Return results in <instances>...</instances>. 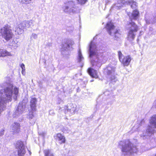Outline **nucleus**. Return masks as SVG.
<instances>
[{
	"label": "nucleus",
	"mask_w": 156,
	"mask_h": 156,
	"mask_svg": "<svg viewBox=\"0 0 156 156\" xmlns=\"http://www.w3.org/2000/svg\"><path fill=\"white\" fill-rule=\"evenodd\" d=\"M44 156H54L52 151L50 149H47L44 151Z\"/></svg>",
	"instance_id": "nucleus-23"
},
{
	"label": "nucleus",
	"mask_w": 156,
	"mask_h": 156,
	"mask_svg": "<svg viewBox=\"0 0 156 156\" xmlns=\"http://www.w3.org/2000/svg\"><path fill=\"white\" fill-rule=\"evenodd\" d=\"M49 114L51 115H53L54 114V111L53 110H50L49 112Z\"/></svg>",
	"instance_id": "nucleus-32"
},
{
	"label": "nucleus",
	"mask_w": 156,
	"mask_h": 156,
	"mask_svg": "<svg viewBox=\"0 0 156 156\" xmlns=\"http://www.w3.org/2000/svg\"><path fill=\"white\" fill-rule=\"evenodd\" d=\"M151 143L155 144H156V139L155 138H152L150 140Z\"/></svg>",
	"instance_id": "nucleus-30"
},
{
	"label": "nucleus",
	"mask_w": 156,
	"mask_h": 156,
	"mask_svg": "<svg viewBox=\"0 0 156 156\" xmlns=\"http://www.w3.org/2000/svg\"><path fill=\"white\" fill-rule=\"evenodd\" d=\"M93 81H94V80H91L90 81H91V82H93Z\"/></svg>",
	"instance_id": "nucleus-38"
},
{
	"label": "nucleus",
	"mask_w": 156,
	"mask_h": 156,
	"mask_svg": "<svg viewBox=\"0 0 156 156\" xmlns=\"http://www.w3.org/2000/svg\"><path fill=\"white\" fill-rule=\"evenodd\" d=\"M83 59L84 58L82 55L81 51L80 50H79L77 58L78 62L80 63L81 62L82 63L83 61Z\"/></svg>",
	"instance_id": "nucleus-25"
},
{
	"label": "nucleus",
	"mask_w": 156,
	"mask_h": 156,
	"mask_svg": "<svg viewBox=\"0 0 156 156\" xmlns=\"http://www.w3.org/2000/svg\"><path fill=\"white\" fill-rule=\"evenodd\" d=\"M31 0H19L20 2L23 4L30 3Z\"/></svg>",
	"instance_id": "nucleus-27"
},
{
	"label": "nucleus",
	"mask_w": 156,
	"mask_h": 156,
	"mask_svg": "<svg viewBox=\"0 0 156 156\" xmlns=\"http://www.w3.org/2000/svg\"><path fill=\"white\" fill-rule=\"evenodd\" d=\"M56 137V140L60 144H61L65 142L66 140L64 136L61 133H58Z\"/></svg>",
	"instance_id": "nucleus-17"
},
{
	"label": "nucleus",
	"mask_w": 156,
	"mask_h": 156,
	"mask_svg": "<svg viewBox=\"0 0 156 156\" xmlns=\"http://www.w3.org/2000/svg\"><path fill=\"white\" fill-rule=\"evenodd\" d=\"M119 59L120 61L124 66H128L131 60V58L129 55L124 56L121 51H119L118 52Z\"/></svg>",
	"instance_id": "nucleus-9"
},
{
	"label": "nucleus",
	"mask_w": 156,
	"mask_h": 156,
	"mask_svg": "<svg viewBox=\"0 0 156 156\" xmlns=\"http://www.w3.org/2000/svg\"><path fill=\"white\" fill-rule=\"evenodd\" d=\"M115 68L111 65H109L104 69V73L106 75L107 77L109 79L112 83H114L117 79L114 75Z\"/></svg>",
	"instance_id": "nucleus-8"
},
{
	"label": "nucleus",
	"mask_w": 156,
	"mask_h": 156,
	"mask_svg": "<svg viewBox=\"0 0 156 156\" xmlns=\"http://www.w3.org/2000/svg\"><path fill=\"white\" fill-rule=\"evenodd\" d=\"M74 42L72 41H68L66 43L63 45L62 48V53L63 55H67L69 54L68 51L72 49V46Z\"/></svg>",
	"instance_id": "nucleus-10"
},
{
	"label": "nucleus",
	"mask_w": 156,
	"mask_h": 156,
	"mask_svg": "<svg viewBox=\"0 0 156 156\" xmlns=\"http://www.w3.org/2000/svg\"><path fill=\"white\" fill-rule=\"evenodd\" d=\"M119 146L122 149L123 154L125 155H129L134 153H136L138 151V149L136 146L133 144L128 140L120 141Z\"/></svg>",
	"instance_id": "nucleus-3"
},
{
	"label": "nucleus",
	"mask_w": 156,
	"mask_h": 156,
	"mask_svg": "<svg viewBox=\"0 0 156 156\" xmlns=\"http://www.w3.org/2000/svg\"><path fill=\"white\" fill-rule=\"evenodd\" d=\"M139 14V12L137 10H134L132 13H128L131 21L128 23L126 26V29L129 30L127 35L128 39L130 41L134 40L138 29L137 25L132 20H136L138 18Z\"/></svg>",
	"instance_id": "nucleus-1"
},
{
	"label": "nucleus",
	"mask_w": 156,
	"mask_h": 156,
	"mask_svg": "<svg viewBox=\"0 0 156 156\" xmlns=\"http://www.w3.org/2000/svg\"><path fill=\"white\" fill-rule=\"evenodd\" d=\"M38 133L40 135H42L43 136H44L45 133H44L43 132H42V133H41V132L39 133V132H38Z\"/></svg>",
	"instance_id": "nucleus-35"
},
{
	"label": "nucleus",
	"mask_w": 156,
	"mask_h": 156,
	"mask_svg": "<svg viewBox=\"0 0 156 156\" xmlns=\"http://www.w3.org/2000/svg\"><path fill=\"white\" fill-rule=\"evenodd\" d=\"M4 129H0V137L2 136L4 134Z\"/></svg>",
	"instance_id": "nucleus-31"
},
{
	"label": "nucleus",
	"mask_w": 156,
	"mask_h": 156,
	"mask_svg": "<svg viewBox=\"0 0 156 156\" xmlns=\"http://www.w3.org/2000/svg\"><path fill=\"white\" fill-rule=\"evenodd\" d=\"M20 26L23 29L28 28L32 26L33 22L31 20L25 21L20 23Z\"/></svg>",
	"instance_id": "nucleus-15"
},
{
	"label": "nucleus",
	"mask_w": 156,
	"mask_h": 156,
	"mask_svg": "<svg viewBox=\"0 0 156 156\" xmlns=\"http://www.w3.org/2000/svg\"><path fill=\"white\" fill-rule=\"evenodd\" d=\"M150 125H149L145 130L140 134V137L144 140L149 139L154 132V128H156V115L150 117L149 120Z\"/></svg>",
	"instance_id": "nucleus-4"
},
{
	"label": "nucleus",
	"mask_w": 156,
	"mask_h": 156,
	"mask_svg": "<svg viewBox=\"0 0 156 156\" xmlns=\"http://www.w3.org/2000/svg\"><path fill=\"white\" fill-rule=\"evenodd\" d=\"M146 150V149H145L144 150V151H145Z\"/></svg>",
	"instance_id": "nucleus-39"
},
{
	"label": "nucleus",
	"mask_w": 156,
	"mask_h": 156,
	"mask_svg": "<svg viewBox=\"0 0 156 156\" xmlns=\"http://www.w3.org/2000/svg\"><path fill=\"white\" fill-rule=\"evenodd\" d=\"M126 3L130 5L131 7L133 9H136L137 7L136 3L132 0L126 1Z\"/></svg>",
	"instance_id": "nucleus-24"
},
{
	"label": "nucleus",
	"mask_w": 156,
	"mask_h": 156,
	"mask_svg": "<svg viewBox=\"0 0 156 156\" xmlns=\"http://www.w3.org/2000/svg\"><path fill=\"white\" fill-rule=\"evenodd\" d=\"M76 109V107L72 103L67 104L64 107L63 109L65 114L69 115L73 114Z\"/></svg>",
	"instance_id": "nucleus-12"
},
{
	"label": "nucleus",
	"mask_w": 156,
	"mask_h": 156,
	"mask_svg": "<svg viewBox=\"0 0 156 156\" xmlns=\"http://www.w3.org/2000/svg\"><path fill=\"white\" fill-rule=\"evenodd\" d=\"M33 111L29 112L28 114L27 115V118L29 120L30 123L33 125L34 124L36 121L35 118V114Z\"/></svg>",
	"instance_id": "nucleus-14"
},
{
	"label": "nucleus",
	"mask_w": 156,
	"mask_h": 156,
	"mask_svg": "<svg viewBox=\"0 0 156 156\" xmlns=\"http://www.w3.org/2000/svg\"><path fill=\"white\" fill-rule=\"evenodd\" d=\"M115 27L111 22L107 23L106 28L108 34L114 36V39L118 40L121 37V32L119 30L115 29Z\"/></svg>",
	"instance_id": "nucleus-6"
},
{
	"label": "nucleus",
	"mask_w": 156,
	"mask_h": 156,
	"mask_svg": "<svg viewBox=\"0 0 156 156\" xmlns=\"http://www.w3.org/2000/svg\"><path fill=\"white\" fill-rule=\"evenodd\" d=\"M64 11L70 14L78 13L79 11L78 7L75 4L73 1H69L65 3V5L62 7Z\"/></svg>",
	"instance_id": "nucleus-5"
},
{
	"label": "nucleus",
	"mask_w": 156,
	"mask_h": 156,
	"mask_svg": "<svg viewBox=\"0 0 156 156\" xmlns=\"http://www.w3.org/2000/svg\"><path fill=\"white\" fill-rule=\"evenodd\" d=\"M26 105L25 104L20 103L17 108L15 112L14 113L13 116L14 117H16L22 114L25 108Z\"/></svg>",
	"instance_id": "nucleus-13"
},
{
	"label": "nucleus",
	"mask_w": 156,
	"mask_h": 156,
	"mask_svg": "<svg viewBox=\"0 0 156 156\" xmlns=\"http://www.w3.org/2000/svg\"><path fill=\"white\" fill-rule=\"evenodd\" d=\"M87 72L88 74L92 77L97 78L98 77L97 71L92 69L91 68H89L87 70Z\"/></svg>",
	"instance_id": "nucleus-18"
},
{
	"label": "nucleus",
	"mask_w": 156,
	"mask_h": 156,
	"mask_svg": "<svg viewBox=\"0 0 156 156\" xmlns=\"http://www.w3.org/2000/svg\"><path fill=\"white\" fill-rule=\"evenodd\" d=\"M20 125L17 122H14L12 125L11 128L14 133H18L20 131Z\"/></svg>",
	"instance_id": "nucleus-16"
},
{
	"label": "nucleus",
	"mask_w": 156,
	"mask_h": 156,
	"mask_svg": "<svg viewBox=\"0 0 156 156\" xmlns=\"http://www.w3.org/2000/svg\"><path fill=\"white\" fill-rule=\"evenodd\" d=\"M37 102V100L36 98H31L30 106L32 110L36 111Z\"/></svg>",
	"instance_id": "nucleus-19"
},
{
	"label": "nucleus",
	"mask_w": 156,
	"mask_h": 156,
	"mask_svg": "<svg viewBox=\"0 0 156 156\" xmlns=\"http://www.w3.org/2000/svg\"><path fill=\"white\" fill-rule=\"evenodd\" d=\"M20 26V23L16 26L15 30L16 34H20L23 32V29L22 27H21V26Z\"/></svg>",
	"instance_id": "nucleus-22"
},
{
	"label": "nucleus",
	"mask_w": 156,
	"mask_h": 156,
	"mask_svg": "<svg viewBox=\"0 0 156 156\" xmlns=\"http://www.w3.org/2000/svg\"><path fill=\"white\" fill-rule=\"evenodd\" d=\"M126 3L125 0H119L117 2V3L115 4L114 6L112 7V9L118 7L119 9L120 8L123 6V5Z\"/></svg>",
	"instance_id": "nucleus-21"
},
{
	"label": "nucleus",
	"mask_w": 156,
	"mask_h": 156,
	"mask_svg": "<svg viewBox=\"0 0 156 156\" xmlns=\"http://www.w3.org/2000/svg\"><path fill=\"white\" fill-rule=\"evenodd\" d=\"M0 30V33L2 37L7 41L12 39L13 36L11 27L9 25L7 24L2 27Z\"/></svg>",
	"instance_id": "nucleus-7"
},
{
	"label": "nucleus",
	"mask_w": 156,
	"mask_h": 156,
	"mask_svg": "<svg viewBox=\"0 0 156 156\" xmlns=\"http://www.w3.org/2000/svg\"><path fill=\"white\" fill-rule=\"evenodd\" d=\"M12 55L10 52L6 50L0 49V57H5L6 56H11Z\"/></svg>",
	"instance_id": "nucleus-20"
},
{
	"label": "nucleus",
	"mask_w": 156,
	"mask_h": 156,
	"mask_svg": "<svg viewBox=\"0 0 156 156\" xmlns=\"http://www.w3.org/2000/svg\"><path fill=\"white\" fill-rule=\"evenodd\" d=\"M37 38V34L33 33L32 34L31 36V39H32L33 38L34 39H36Z\"/></svg>",
	"instance_id": "nucleus-29"
},
{
	"label": "nucleus",
	"mask_w": 156,
	"mask_h": 156,
	"mask_svg": "<svg viewBox=\"0 0 156 156\" xmlns=\"http://www.w3.org/2000/svg\"><path fill=\"white\" fill-rule=\"evenodd\" d=\"M155 156H156V154L155 155Z\"/></svg>",
	"instance_id": "nucleus-40"
},
{
	"label": "nucleus",
	"mask_w": 156,
	"mask_h": 156,
	"mask_svg": "<svg viewBox=\"0 0 156 156\" xmlns=\"http://www.w3.org/2000/svg\"><path fill=\"white\" fill-rule=\"evenodd\" d=\"M16 148L17 149L18 154L19 156H23L26 153L25 146L23 142L20 141H18L16 145Z\"/></svg>",
	"instance_id": "nucleus-11"
},
{
	"label": "nucleus",
	"mask_w": 156,
	"mask_h": 156,
	"mask_svg": "<svg viewBox=\"0 0 156 156\" xmlns=\"http://www.w3.org/2000/svg\"><path fill=\"white\" fill-rule=\"evenodd\" d=\"M153 106L154 108H156V99L154 101L153 103Z\"/></svg>",
	"instance_id": "nucleus-34"
},
{
	"label": "nucleus",
	"mask_w": 156,
	"mask_h": 156,
	"mask_svg": "<svg viewBox=\"0 0 156 156\" xmlns=\"http://www.w3.org/2000/svg\"><path fill=\"white\" fill-rule=\"evenodd\" d=\"M20 66L22 68V70H25V65L23 63H22L21 64Z\"/></svg>",
	"instance_id": "nucleus-33"
},
{
	"label": "nucleus",
	"mask_w": 156,
	"mask_h": 156,
	"mask_svg": "<svg viewBox=\"0 0 156 156\" xmlns=\"http://www.w3.org/2000/svg\"><path fill=\"white\" fill-rule=\"evenodd\" d=\"M78 3L81 4H84L87 1V0H76Z\"/></svg>",
	"instance_id": "nucleus-28"
},
{
	"label": "nucleus",
	"mask_w": 156,
	"mask_h": 156,
	"mask_svg": "<svg viewBox=\"0 0 156 156\" xmlns=\"http://www.w3.org/2000/svg\"><path fill=\"white\" fill-rule=\"evenodd\" d=\"M22 73L23 75H25L26 74L25 70H22Z\"/></svg>",
	"instance_id": "nucleus-36"
},
{
	"label": "nucleus",
	"mask_w": 156,
	"mask_h": 156,
	"mask_svg": "<svg viewBox=\"0 0 156 156\" xmlns=\"http://www.w3.org/2000/svg\"><path fill=\"white\" fill-rule=\"evenodd\" d=\"M96 48V46L94 42L91 41L88 50L89 56L92 66L95 69H98L101 65V62L102 60V57H101V58H99ZM103 55H101V57Z\"/></svg>",
	"instance_id": "nucleus-2"
},
{
	"label": "nucleus",
	"mask_w": 156,
	"mask_h": 156,
	"mask_svg": "<svg viewBox=\"0 0 156 156\" xmlns=\"http://www.w3.org/2000/svg\"><path fill=\"white\" fill-rule=\"evenodd\" d=\"M144 123V119H143L140 122V124L141 125H142V123Z\"/></svg>",
	"instance_id": "nucleus-37"
},
{
	"label": "nucleus",
	"mask_w": 156,
	"mask_h": 156,
	"mask_svg": "<svg viewBox=\"0 0 156 156\" xmlns=\"http://www.w3.org/2000/svg\"><path fill=\"white\" fill-rule=\"evenodd\" d=\"M105 95H108L109 96L110 98H111L112 97L113 98H114V96L109 91H106L104 93Z\"/></svg>",
	"instance_id": "nucleus-26"
}]
</instances>
